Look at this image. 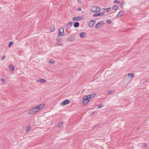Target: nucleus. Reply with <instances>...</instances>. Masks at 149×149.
<instances>
[{"label":"nucleus","mask_w":149,"mask_h":149,"mask_svg":"<svg viewBox=\"0 0 149 149\" xmlns=\"http://www.w3.org/2000/svg\"><path fill=\"white\" fill-rule=\"evenodd\" d=\"M91 11L92 12L97 13L100 11V8L97 6H93L91 8Z\"/></svg>","instance_id":"f257e3e1"},{"label":"nucleus","mask_w":149,"mask_h":149,"mask_svg":"<svg viewBox=\"0 0 149 149\" xmlns=\"http://www.w3.org/2000/svg\"><path fill=\"white\" fill-rule=\"evenodd\" d=\"M58 36H63L65 35L64 33V29L63 28H59L58 30Z\"/></svg>","instance_id":"f03ea898"},{"label":"nucleus","mask_w":149,"mask_h":149,"mask_svg":"<svg viewBox=\"0 0 149 149\" xmlns=\"http://www.w3.org/2000/svg\"><path fill=\"white\" fill-rule=\"evenodd\" d=\"M89 99L88 98V97L86 96L83 97V104L85 105L86 104L88 103L89 101Z\"/></svg>","instance_id":"7ed1b4c3"},{"label":"nucleus","mask_w":149,"mask_h":149,"mask_svg":"<svg viewBox=\"0 0 149 149\" xmlns=\"http://www.w3.org/2000/svg\"><path fill=\"white\" fill-rule=\"evenodd\" d=\"M38 110L36 108V107H35L33 108L32 109L29 111V114H31L35 113L38 111Z\"/></svg>","instance_id":"20e7f679"},{"label":"nucleus","mask_w":149,"mask_h":149,"mask_svg":"<svg viewBox=\"0 0 149 149\" xmlns=\"http://www.w3.org/2000/svg\"><path fill=\"white\" fill-rule=\"evenodd\" d=\"M104 24V22H103L100 21L96 24L95 27L96 28H98L100 27H101Z\"/></svg>","instance_id":"39448f33"},{"label":"nucleus","mask_w":149,"mask_h":149,"mask_svg":"<svg viewBox=\"0 0 149 149\" xmlns=\"http://www.w3.org/2000/svg\"><path fill=\"white\" fill-rule=\"evenodd\" d=\"M83 19V17L81 16H78L72 18V20L74 21H79L82 20Z\"/></svg>","instance_id":"423d86ee"},{"label":"nucleus","mask_w":149,"mask_h":149,"mask_svg":"<svg viewBox=\"0 0 149 149\" xmlns=\"http://www.w3.org/2000/svg\"><path fill=\"white\" fill-rule=\"evenodd\" d=\"M134 76L132 73H129L128 74V76L126 79L130 80V81H131L132 79Z\"/></svg>","instance_id":"0eeeda50"},{"label":"nucleus","mask_w":149,"mask_h":149,"mask_svg":"<svg viewBox=\"0 0 149 149\" xmlns=\"http://www.w3.org/2000/svg\"><path fill=\"white\" fill-rule=\"evenodd\" d=\"M96 21L95 20H92L90 21L89 23V26L90 27H91L95 24Z\"/></svg>","instance_id":"6e6552de"},{"label":"nucleus","mask_w":149,"mask_h":149,"mask_svg":"<svg viewBox=\"0 0 149 149\" xmlns=\"http://www.w3.org/2000/svg\"><path fill=\"white\" fill-rule=\"evenodd\" d=\"M70 101L66 99L64 100L63 101L62 103H61L60 104L61 105H64L69 104L70 103Z\"/></svg>","instance_id":"1a4fd4ad"},{"label":"nucleus","mask_w":149,"mask_h":149,"mask_svg":"<svg viewBox=\"0 0 149 149\" xmlns=\"http://www.w3.org/2000/svg\"><path fill=\"white\" fill-rule=\"evenodd\" d=\"M45 104H39V105H37L36 106V107L38 109V110L40 109H41L43 107H44L45 106Z\"/></svg>","instance_id":"9d476101"},{"label":"nucleus","mask_w":149,"mask_h":149,"mask_svg":"<svg viewBox=\"0 0 149 149\" xmlns=\"http://www.w3.org/2000/svg\"><path fill=\"white\" fill-rule=\"evenodd\" d=\"M36 81L37 82H39L42 84L46 82V80L42 78H41L39 80H36Z\"/></svg>","instance_id":"9b49d317"},{"label":"nucleus","mask_w":149,"mask_h":149,"mask_svg":"<svg viewBox=\"0 0 149 149\" xmlns=\"http://www.w3.org/2000/svg\"><path fill=\"white\" fill-rule=\"evenodd\" d=\"M104 14V12H103L101 13H98L94 14L93 15V16L94 17H97L100 16H102Z\"/></svg>","instance_id":"f8f14e48"},{"label":"nucleus","mask_w":149,"mask_h":149,"mask_svg":"<svg viewBox=\"0 0 149 149\" xmlns=\"http://www.w3.org/2000/svg\"><path fill=\"white\" fill-rule=\"evenodd\" d=\"M86 33L85 32H82L80 33V37L82 38H84L86 36Z\"/></svg>","instance_id":"ddd939ff"},{"label":"nucleus","mask_w":149,"mask_h":149,"mask_svg":"<svg viewBox=\"0 0 149 149\" xmlns=\"http://www.w3.org/2000/svg\"><path fill=\"white\" fill-rule=\"evenodd\" d=\"M73 22H69L68 24L66 26V27L67 29H69L72 26V24Z\"/></svg>","instance_id":"4468645a"},{"label":"nucleus","mask_w":149,"mask_h":149,"mask_svg":"<svg viewBox=\"0 0 149 149\" xmlns=\"http://www.w3.org/2000/svg\"><path fill=\"white\" fill-rule=\"evenodd\" d=\"M124 12L123 11H120L117 15V17H119L122 16L124 13Z\"/></svg>","instance_id":"2eb2a0df"},{"label":"nucleus","mask_w":149,"mask_h":149,"mask_svg":"<svg viewBox=\"0 0 149 149\" xmlns=\"http://www.w3.org/2000/svg\"><path fill=\"white\" fill-rule=\"evenodd\" d=\"M55 29V26L54 25H51L50 27V30L51 32L54 31Z\"/></svg>","instance_id":"dca6fc26"},{"label":"nucleus","mask_w":149,"mask_h":149,"mask_svg":"<svg viewBox=\"0 0 149 149\" xmlns=\"http://www.w3.org/2000/svg\"><path fill=\"white\" fill-rule=\"evenodd\" d=\"M95 93H94L93 94H91L87 96L88 97V98L89 99H90L91 98L94 97H95Z\"/></svg>","instance_id":"f3484780"},{"label":"nucleus","mask_w":149,"mask_h":149,"mask_svg":"<svg viewBox=\"0 0 149 149\" xmlns=\"http://www.w3.org/2000/svg\"><path fill=\"white\" fill-rule=\"evenodd\" d=\"M79 25V24L78 22H76L74 23V26L75 27H78Z\"/></svg>","instance_id":"a211bd4d"},{"label":"nucleus","mask_w":149,"mask_h":149,"mask_svg":"<svg viewBox=\"0 0 149 149\" xmlns=\"http://www.w3.org/2000/svg\"><path fill=\"white\" fill-rule=\"evenodd\" d=\"M118 8V6L117 5H116L113 6L112 7V9L115 10H116Z\"/></svg>","instance_id":"6ab92c4d"},{"label":"nucleus","mask_w":149,"mask_h":149,"mask_svg":"<svg viewBox=\"0 0 149 149\" xmlns=\"http://www.w3.org/2000/svg\"><path fill=\"white\" fill-rule=\"evenodd\" d=\"M9 68L10 70H12L13 71L14 70V67L12 65H9Z\"/></svg>","instance_id":"aec40b11"},{"label":"nucleus","mask_w":149,"mask_h":149,"mask_svg":"<svg viewBox=\"0 0 149 149\" xmlns=\"http://www.w3.org/2000/svg\"><path fill=\"white\" fill-rule=\"evenodd\" d=\"M63 121H61V122H60L58 123V126L59 127H61L62 126V125H63Z\"/></svg>","instance_id":"412c9836"},{"label":"nucleus","mask_w":149,"mask_h":149,"mask_svg":"<svg viewBox=\"0 0 149 149\" xmlns=\"http://www.w3.org/2000/svg\"><path fill=\"white\" fill-rule=\"evenodd\" d=\"M114 91L113 90H109L108 91V94H113L114 93Z\"/></svg>","instance_id":"4be33fe9"},{"label":"nucleus","mask_w":149,"mask_h":149,"mask_svg":"<svg viewBox=\"0 0 149 149\" xmlns=\"http://www.w3.org/2000/svg\"><path fill=\"white\" fill-rule=\"evenodd\" d=\"M30 126H28L26 128V131L27 132H28L30 130Z\"/></svg>","instance_id":"5701e85b"},{"label":"nucleus","mask_w":149,"mask_h":149,"mask_svg":"<svg viewBox=\"0 0 149 149\" xmlns=\"http://www.w3.org/2000/svg\"><path fill=\"white\" fill-rule=\"evenodd\" d=\"M111 9V8H105L104 9L105 10H106V13H108L109 11Z\"/></svg>","instance_id":"b1692460"},{"label":"nucleus","mask_w":149,"mask_h":149,"mask_svg":"<svg viewBox=\"0 0 149 149\" xmlns=\"http://www.w3.org/2000/svg\"><path fill=\"white\" fill-rule=\"evenodd\" d=\"M50 63H54V61L53 59H51L49 61Z\"/></svg>","instance_id":"393cba45"},{"label":"nucleus","mask_w":149,"mask_h":149,"mask_svg":"<svg viewBox=\"0 0 149 149\" xmlns=\"http://www.w3.org/2000/svg\"><path fill=\"white\" fill-rule=\"evenodd\" d=\"M1 82H2L3 84L5 83L6 82V80L3 78H1Z\"/></svg>","instance_id":"a878e982"},{"label":"nucleus","mask_w":149,"mask_h":149,"mask_svg":"<svg viewBox=\"0 0 149 149\" xmlns=\"http://www.w3.org/2000/svg\"><path fill=\"white\" fill-rule=\"evenodd\" d=\"M56 40L57 42H60L61 40V39L60 38H58L56 39Z\"/></svg>","instance_id":"bb28decb"},{"label":"nucleus","mask_w":149,"mask_h":149,"mask_svg":"<svg viewBox=\"0 0 149 149\" xmlns=\"http://www.w3.org/2000/svg\"><path fill=\"white\" fill-rule=\"evenodd\" d=\"M13 42L11 41L9 43L8 47H10L12 44H13Z\"/></svg>","instance_id":"cd10ccee"},{"label":"nucleus","mask_w":149,"mask_h":149,"mask_svg":"<svg viewBox=\"0 0 149 149\" xmlns=\"http://www.w3.org/2000/svg\"><path fill=\"white\" fill-rule=\"evenodd\" d=\"M147 146V145L145 144H141V146L142 147H146Z\"/></svg>","instance_id":"c85d7f7f"},{"label":"nucleus","mask_w":149,"mask_h":149,"mask_svg":"<svg viewBox=\"0 0 149 149\" xmlns=\"http://www.w3.org/2000/svg\"><path fill=\"white\" fill-rule=\"evenodd\" d=\"M103 107V105H100L98 106V108L100 109L102 107Z\"/></svg>","instance_id":"c756f323"},{"label":"nucleus","mask_w":149,"mask_h":149,"mask_svg":"<svg viewBox=\"0 0 149 149\" xmlns=\"http://www.w3.org/2000/svg\"><path fill=\"white\" fill-rule=\"evenodd\" d=\"M106 22L107 24H110L111 22L109 20H107L106 21Z\"/></svg>","instance_id":"7c9ffc66"},{"label":"nucleus","mask_w":149,"mask_h":149,"mask_svg":"<svg viewBox=\"0 0 149 149\" xmlns=\"http://www.w3.org/2000/svg\"><path fill=\"white\" fill-rule=\"evenodd\" d=\"M114 2L116 3H120V2L119 1H117V0H115L114 1Z\"/></svg>","instance_id":"2f4dec72"},{"label":"nucleus","mask_w":149,"mask_h":149,"mask_svg":"<svg viewBox=\"0 0 149 149\" xmlns=\"http://www.w3.org/2000/svg\"><path fill=\"white\" fill-rule=\"evenodd\" d=\"M123 3H121L120 5V7H123Z\"/></svg>","instance_id":"473e14b6"},{"label":"nucleus","mask_w":149,"mask_h":149,"mask_svg":"<svg viewBox=\"0 0 149 149\" xmlns=\"http://www.w3.org/2000/svg\"><path fill=\"white\" fill-rule=\"evenodd\" d=\"M77 1L79 3H81V1L80 0H77Z\"/></svg>","instance_id":"72a5a7b5"},{"label":"nucleus","mask_w":149,"mask_h":149,"mask_svg":"<svg viewBox=\"0 0 149 149\" xmlns=\"http://www.w3.org/2000/svg\"><path fill=\"white\" fill-rule=\"evenodd\" d=\"M78 10L79 11H81V8H79L78 9Z\"/></svg>","instance_id":"f704fd0d"},{"label":"nucleus","mask_w":149,"mask_h":149,"mask_svg":"<svg viewBox=\"0 0 149 149\" xmlns=\"http://www.w3.org/2000/svg\"><path fill=\"white\" fill-rule=\"evenodd\" d=\"M5 57V56H4L3 57L1 58V60H3V59Z\"/></svg>","instance_id":"c9c22d12"},{"label":"nucleus","mask_w":149,"mask_h":149,"mask_svg":"<svg viewBox=\"0 0 149 149\" xmlns=\"http://www.w3.org/2000/svg\"><path fill=\"white\" fill-rule=\"evenodd\" d=\"M97 125H96L95 126H94V127H97Z\"/></svg>","instance_id":"e433bc0d"},{"label":"nucleus","mask_w":149,"mask_h":149,"mask_svg":"<svg viewBox=\"0 0 149 149\" xmlns=\"http://www.w3.org/2000/svg\"><path fill=\"white\" fill-rule=\"evenodd\" d=\"M58 44L59 45H61V44H60V43H58Z\"/></svg>","instance_id":"4c0bfd02"}]
</instances>
